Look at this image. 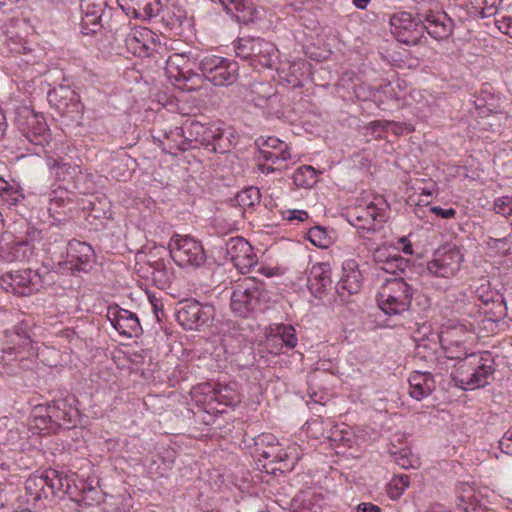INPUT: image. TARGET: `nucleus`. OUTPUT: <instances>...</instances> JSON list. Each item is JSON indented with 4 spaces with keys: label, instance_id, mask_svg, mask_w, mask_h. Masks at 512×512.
Returning <instances> with one entry per match:
<instances>
[{
    "label": "nucleus",
    "instance_id": "nucleus-56",
    "mask_svg": "<svg viewBox=\"0 0 512 512\" xmlns=\"http://www.w3.org/2000/svg\"><path fill=\"white\" fill-rule=\"evenodd\" d=\"M499 448L505 454L512 456V426L504 433L499 440Z\"/></svg>",
    "mask_w": 512,
    "mask_h": 512
},
{
    "label": "nucleus",
    "instance_id": "nucleus-9",
    "mask_svg": "<svg viewBox=\"0 0 512 512\" xmlns=\"http://www.w3.org/2000/svg\"><path fill=\"white\" fill-rule=\"evenodd\" d=\"M463 262L461 248L447 244L434 252L432 259L426 263V272L436 278L451 279L460 271Z\"/></svg>",
    "mask_w": 512,
    "mask_h": 512
},
{
    "label": "nucleus",
    "instance_id": "nucleus-30",
    "mask_svg": "<svg viewBox=\"0 0 512 512\" xmlns=\"http://www.w3.org/2000/svg\"><path fill=\"white\" fill-rule=\"evenodd\" d=\"M277 60V48L269 41L261 38H256L253 54L251 58V65L255 68H271Z\"/></svg>",
    "mask_w": 512,
    "mask_h": 512
},
{
    "label": "nucleus",
    "instance_id": "nucleus-16",
    "mask_svg": "<svg viewBox=\"0 0 512 512\" xmlns=\"http://www.w3.org/2000/svg\"><path fill=\"white\" fill-rule=\"evenodd\" d=\"M7 340L3 352L14 355V359L20 362L37 356V348L31 339L26 326H16L13 331L7 332Z\"/></svg>",
    "mask_w": 512,
    "mask_h": 512
},
{
    "label": "nucleus",
    "instance_id": "nucleus-21",
    "mask_svg": "<svg viewBox=\"0 0 512 512\" xmlns=\"http://www.w3.org/2000/svg\"><path fill=\"white\" fill-rule=\"evenodd\" d=\"M82 17L80 29L84 35H96L103 29L102 16L107 7L106 0H81Z\"/></svg>",
    "mask_w": 512,
    "mask_h": 512
},
{
    "label": "nucleus",
    "instance_id": "nucleus-64",
    "mask_svg": "<svg viewBox=\"0 0 512 512\" xmlns=\"http://www.w3.org/2000/svg\"><path fill=\"white\" fill-rule=\"evenodd\" d=\"M371 0H352V3L357 7L358 9H365Z\"/></svg>",
    "mask_w": 512,
    "mask_h": 512
},
{
    "label": "nucleus",
    "instance_id": "nucleus-19",
    "mask_svg": "<svg viewBox=\"0 0 512 512\" xmlns=\"http://www.w3.org/2000/svg\"><path fill=\"white\" fill-rule=\"evenodd\" d=\"M363 276L355 259H347L342 264V275L336 284V293L341 301L348 302L352 295L358 294L362 288Z\"/></svg>",
    "mask_w": 512,
    "mask_h": 512
},
{
    "label": "nucleus",
    "instance_id": "nucleus-11",
    "mask_svg": "<svg viewBox=\"0 0 512 512\" xmlns=\"http://www.w3.org/2000/svg\"><path fill=\"white\" fill-rule=\"evenodd\" d=\"M203 75L215 86H228L239 76L238 63L216 55H206L199 63Z\"/></svg>",
    "mask_w": 512,
    "mask_h": 512
},
{
    "label": "nucleus",
    "instance_id": "nucleus-36",
    "mask_svg": "<svg viewBox=\"0 0 512 512\" xmlns=\"http://www.w3.org/2000/svg\"><path fill=\"white\" fill-rule=\"evenodd\" d=\"M152 269V279L159 288H166L174 278L173 267L164 259H157L149 262Z\"/></svg>",
    "mask_w": 512,
    "mask_h": 512
},
{
    "label": "nucleus",
    "instance_id": "nucleus-32",
    "mask_svg": "<svg viewBox=\"0 0 512 512\" xmlns=\"http://www.w3.org/2000/svg\"><path fill=\"white\" fill-rule=\"evenodd\" d=\"M354 93L359 100H371L378 106H381L384 104L386 99L392 97L393 88L390 83L382 84L378 88H374L365 83H360L355 86Z\"/></svg>",
    "mask_w": 512,
    "mask_h": 512
},
{
    "label": "nucleus",
    "instance_id": "nucleus-10",
    "mask_svg": "<svg viewBox=\"0 0 512 512\" xmlns=\"http://www.w3.org/2000/svg\"><path fill=\"white\" fill-rule=\"evenodd\" d=\"M274 437L263 435L256 441L255 457L258 465H261L266 472L284 471L292 468L288 463V453L279 443H274Z\"/></svg>",
    "mask_w": 512,
    "mask_h": 512
},
{
    "label": "nucleus",
    "instance_id": "nucleus-3",
    "mask_svg": "<svg viewBox=\"0 0 512 512\" xmlns=\"http://www.w3.org/2000/svg\"><path fill=\"white\" fill-rule=\"evenodd\" d=\"M269 296L265 284L254 277L239 279L232 286L231 311L238 317L248 318L262 310Z\"/></svg>",
    "mask_w": 512,
    "mask_h": 512
},
{
    "label": "nucleus",
    "instance_id": "nucleus-7",
    "mask_svg": "<svg viewBox=\"0 0 512 512\" xmlns=\"http://www.w3.org/2000/svg\"><path fill=\"white\" fill-rule=\"evenodd\" d=\"M74 397L54 400L47 408L46 416H36L35 426L48 433L60 427L74 426L78 417V410L73 406Z\"/></svg>",
    "mask_w": 512,
    "mask_h": 512
},
{
    "label": "nucleus",
    "instance_id": "nucleus-41",
    "mask_svg": "<svg viewBox=\"0 0 512 512\" xmlns=\"http://www.w3.org/2000/svg\"><path fill=\"white\" fill-rule=\"evenodd\" d=\"M467 338L468 333L462 325L445 327L439 334L441 345H451L454 342L465 343Z\"/></svg>",
    "mask_w": 512,
    "mask_h": 512
},
{
    "label": "nucleus",
    "instance_id": "nucleus-52",
    "mask_svg": "<svg viewBox=\"0 0 512 512\" xmlns=\"http://www.w3.org/2000/svg\"><path fill=\"white\" fill-rule=\"evenodd\" d=\"M73 475H68L66 472L61 471V490H60V498L65 495H69L74 497L77 495L78 488L75 484V478Z\"/></svg>",
    "mask_w": 512,
    "mask_h": 512
},
{
    "label": "nucleus",
    "instance_id": "nucleus-40",
    "mask_svg": "<svg viewBox=\"0 0 512 512\" xmlns=\"http://www.w3.org/2000/svg\"><path fill=\"white\" fill-rule=\"evenodd\" d=\"M292 179L298 188H312L318 181L316 170L310 165H303L297 168Z\"/></svg>",
    "mask_w": 512,
    "mask_h": 512
},
{
    "label": "nucleus",
    "instance_id": "nucleus-61",
    "mask_svg": "<svg viewBox=\"0 0 512 512\" xmlns=\"http://www.w3.org/2000/svg\"><path fill=\"white\" fill-rule=\"evenodd\" d=\"M399 243L402 245V251L405 253V254H412V246H411V243L405 238V237H402L400 240H399Z\"/></svg>",
    "mask_w": 512,
    "mask_h": 512
},
{
    "label": "nucleus",
    "instance_id": "nucleus-25",
    "mask_svg": "<svg viewBox=\"0 0 512 512\" xmlns=\"http://www.w3.org/2000/svg\"><path fill=\"white\" fill-rule=\"evenodd\" d=\"M48 101L62 115L79 113L81 110L78 94L68 86H59L49 91Z\"/></svg>",
    "mask_w": 512,
    "mask_h": 512
},
{
    "label": "nucleus",
    "instance_id": "nucleus-55",
    "mask_svg": "<svg viewBox=\"0 0 512 512\" xmlns=\"http://www.w3.org/2000/svg\"><path fill=\"white\" fill-rule=\"evenodd\" d=\"M256 144L260 148H268L277 151L283 150L284 147H289L285 142L274 136H268L267 138L260 137L256 140Z\"/></svg>",
    "mask_w": 512,
    "mask_h": 512
},
{
    "label": "nucleus",
    "instance_id": "nucleus-51",
    "mask_svg": "<svg viewBox=\"0 0 512 512\" xmlns=\"http://www.w3.org/2000/svg\"><path fill=\"white\" fill-rule=\"evenodd\" d=\"M447 359L457 360L459 362L464 357L469 356L465 343L454 342L451 345H441Z\"/></svg>",
    "mask_w": 512,
    "mask_h": 512
},
{
    "label": "nucleus",
    "instance_id": "nucleus-24",
    "mask_svg": "<svg viewBox=\"0 0 512 512\" xmlns=\"http://www.w3.org/2000/svg\"><path fill=\"white\" fill-rule=\"evenodd\" d=\"M295 328L290 324H277L267 335L266 347L270 353L279 354L283 348L291 350L297 346Z\"/></svg>",
    "mask_w": 512,
    "mask_h": 512
},
{
    "label": "nucleus",
    "instance_id": "nucleus-48",
    "mask_svg": "<svg viewBox=\"0 0 512 512\" xmlns=\"http://www.w3.org/2000/svg\"><path fill=\"white\" fill-rule=\"evenodd\" d=\"M265 88H266V85L259 83V84H255L251 91L252 95H257V97L256 96L252 97L251 100L258 107H262V108L268 107L270 104L274 103L278 99L277 95L270 93V92L267 93L266 95H261L260 92L264 91Z\"/></svg>",
    "mask_w": 512,
    "mask_h": 512
},
{
    "label": "nucleus",
    "instance_id": "nucleus-2",
    "mask_svg": "<svg viewBox=\"0 0 512 512\" xmlns=\"http://www.w3.org/2000/svg\"><path fill=\"white\" fill-rule=\"evenodd\" d=\"M494 372L495 363L491 353L476 352L455 364L451 378L457 387L475 390L489 384Z\"/></svg>",
    "mask_w": 512,
    "mask_h": 512
},
{
    "label": "nucleus",
    "instance_id": "nucleus-47",
    "mask_svg": "<svg viewBox=\"0 0 512 512\" xmlns=\"http://www.w3.org/2000/svg\"><path fill=\"white\" fill-rule=\"evenodd\" d=\"M259 153L266 162H271L272 165H279L281 162L292 159L290 147H284L281 151L260 148Z\"/></svg>",
    "mask_w": 512,
    "mask_h": 512
},
{
    "label": "nucleus",
    "instance_id": "nucleus-33",
    "mask_svg": "<svg viewBox=\"0 0 512 512\" xmlns=\"http://www.w3.org/2000/svg\"><path fill=\"white\" fill-rule=\"evenodd\" d=\"M72 203V193L67 189L58 187L49 194L47 210L52 218L60 221V216L65 214L66 208Z\"/></svg>",
    "mask_w": 512,
    "mask_h": 512
},
{
    "label": "nucleus",
    "instance_id": "nucleus-26",
    "mask_svg": "<svg viewBox=\"0 0 512 512\" xmlns=\"http://www.w3.org/2000/svg\"><path fill=\"white\" fill-rule=\"evenodd\" d=\"M176 60L184 61L183 58L176 55L174 58L170 57L167 62L166 72L168 77L173 81V84L185 91H193L196 89V80H201L199 74L192 71L191 68H181Z\"/></svg>",
    "mask_w": 512,
    "mask_h": 512
},
{
    "label": "nucleus",
    "instance_id": "nucleus-13",
    "mask_svg": "<svg viewBox=\"0 0 512 512\" xmlns=\"http://www.w3.org/2000/svg\"><path fill=\"white\" fill-rule=\"evenodd\" d=\"M18 129L23 137V143L27 142L34 148L26 147L38 154L39 150L49 142L50 134L47 123L42 115L29 112L25 117H21L17 121Z\"/></svg>",
    "mask_w": 512,
    "mask_h": 512
},
{
    "label": "nucleus",
    "instance_id": "nucleus-27",
    "mask_svg": "<svg viewBox=\"0 0 512 512\" xmlns=\"http://www.w3.org/2000/svg\"><path fill=\"white\" fill-rule=\"evenodd\" d=\"M332 269L329 263L313 264L309 270L308 287L311 293L321 298L332 286Z\"/></svg>",
    "mask_w": 512,
    "mask_h": 512
},
{
    "label": "nucleus",
    "instance_id": "nucleus-37",
    "mask_svg": "<svg viewBox=\"0 0 512 512\" xmlns=\"http://www.w3.org/2000/svg\"><path fill=\"white\" fill-rule=\"evenodd\" d=\"M224 10L234 15L239 21L251 20L254 4L252 0H220Z\"/></svg>",
    "mask_w": 512,
    "mask_h": 512
},
{
    "label": "nucleus",
    "instance_id": "nucleus-1",
    "mask_svg": "<svg viewBox=\"0 0 512 512\" xmlns=\"http://www.w3.org/2000/svg\"><path fill=\"white\" fill-rule=\"evenodd\" d=\"M183 139L176 145L179 151L205 147L214 153H225L231 147V141L220 123H201L191 121L183 127H175L172 132Z\"/></svg>",
    "mask_w": 512,
    "mask_h": 512
},
{
    "label": "nucleus",
    "instance_id": "nucleus-58",
    "mask_svg": "<svg viewBox=\"0 0 512 512\" xmlns=\"http://www.w3.org/2000/svg\"><path fill=\"white\" fill-rule=\"evenodd\" d=\"M430 211L438 217L443 219H451L456 215V210L454 208L444 209L439 206H432Z\"/></svg>",
    "mask_w": 512,
    "mask_h": 512
},
{
    "label": "nucleus",
    "instance_id": "nucleus-43",
    "mask_svg": "<svg viewBox=\"0 0 512 512\" xmlns=\"http://www.w3.org/2000/svg\"><path fill=\"white\" fill-rule=\"evenodd\" d=\"M307 425V432L309 434H311L312 436L318 438L320 436L324 437V438H327L329 440H332V441H338V433L340 432L338 426H334L333 429H331L330 431H328L326 434L322 431L320 433V435L318 434V432H320V430H322V426H323V421L322 419H313L311 421H308L306 423ZM343 431H341L342 433ZM344 436L340 439V440H344Z\"/></svg>",
    "mask_w": 512,
    "mask_h": 512
},
{
    "label": "nucleus",
    "instance_id": "nucleus-44",
    "mask_svg": "<svg viewBox=\"0 0 512 512\" xmlns=\"http://www.w3.org/2000/svg\"><path fill=\"white\" fill-rule=\"evenodd\" d=\"M173 459L168 457L165 458L161 454H156L152 457L149 464V471L156 477H163L173 466Z\"/></svg>",
    "mask_w": 512,
    "mask_h": 512
},
{
    "label": "nucleus",
    "instance_id": "nucleus-8",
    "mask_svg": "<svg viewBox=\"0 0 512 512\" xmlns=\"http://www.w3.org/2000/svg\"><path fill=\"white\" fill-rule=\"evenodd\" d=\"M168 248L171 258L180 267L198 268L206 262L203 245L191 236H172Z\"/></svg>",
    "mask_w": 512,
    "mask_h": 512
},
{
    "label": "nucleus",
    "instance_id": "nucleus-35",
    "mask_svg": "<svg viewBox=\"0 0 512 512\" xmlns=\"http://www.w3.org/2000/svg\"><path fill=\"white\" fill-rule=\"evenodd\" d=\"M455 512H488V509L479 495L468 489L457 497Z\"/></svg>",
    "mask_w": 512,
    "mask_h": 512
},
{
    "label": "nucleus",
    "instance_id": "nucleus-20",
    "mask_svg": "<svg viewBox=\"0 0 512 512\" xmlns=\"http://www.w3.org/2000/svg\"><path fill=\"white\" fill-rule=\"evenodd\" d=\"M125 37V46L131 54L138 57H149L157 47V35L147 27L129 28Z\"/></svg>",
    "mask_w": 512,
    "mask_h": 512
},
{
    "label": "nucleus",
    "instance_id": "nucleus-18",
    "mask_svg": "<svg viewBox=\"0 0 512 512\" xmlns=\"http://www.w3.org/2000/svg\"><path fill=\"white\" fill-rule=\"evenodd\" d=\"M423 32L426 31L436 40H444L452 35L454 29L453 20L442 10L428 9L418 13Z\"/></svg>",
    "mask_w": 512,
    "mask_h": 512
},
{
    "label": "nucleus",
    "instance_id": "nucleus-39",
    "mask_svg": "<svg viewBox=\"0 0 512 512\" xmlns=\"http://www.w3.org/2000/svg\"><path fill=\"white\" fill-rule=\"evenodd\" d=\"M501 0H469L468 12L473 17H491L496 15Z\"/></svg>",
    "mask_w": 512,
    "mask_h": 512
},
{
    "label": "nucleus",
    "instance_id": "nucleus-12",
    "mask_svg": "<svg viewBox=\"0 0 512 512\" xmlns=\"http://www.w3.org/2000/svg\"><path fill=\"white\" fill-rule=\"evenodd\" d=\"M214 316L215 309L211 304H202L195 299L181 301L176 312L178 323L188 330H199L210 326Z\"/></svg>",
    "mask_w": 512,
    "mask_h": 512
},
{
    "label": "nucleus",
    "instance_id": "nucleus-42",
    "mask_svg": "<svg viewBox=\"0 0 512 512\" xmlns=\"http://www.w3.org/2000/svg\"><path fill=\"white\" fill-rule=\"evenodd\" d=\"M235 200L242 208H251L260 203L261 193L258 188L251 186L239 192Z\"/></svg>",
    "mask_w": 512,
    "mask_h": 512
},
{
    "label": "nucleus",
    "instance_id": "nucleus-59",
    "mask_svg": "<svg viewBox=\"0 0 512 512\" xmlns=\"http://www.w3.org/2000/svg\"><path fill=\"white\" fill-rule=\"evenodd\" d=\"M284 218L290 222L299 221L303 222L308 219V213L304 210H290L286 212Z\"/></svg>",
    "mask_w": 512,
    "mask_h": 512
},
{
    "label": "nucleus",
    "instance_id": "nucleus-31",
    "mask_svg": "<svg viewBox=\"0 0 512 512\" xmlns=\"http://www.w3.org/2000/svg\"><path fill=\"white\" fill-rule=\"evenodd\" d=\"M409 394L416 400H422L435 389V380L429 372H413L409 379Z\"/></svg>",
    "mask_w": 512,
    "mask_h": 512
},
{
    "label": "nucleus",
    "instance_id": "nucleus-17",
    "mask_svg": "<svg viewBox=\"0 0 512 512\" xmlns=\"http://www.w3.org/2000/svg\"><path fill=\"white\" fill-rule=\"evenodd\" d=\"M229 260L242 274L250 272L257 265L258 257L253 247L242 237H232L226 242Z\"/></svg>",
    "mask_w": 512,
    "mask_h": 512
},
{
    "label": "nucleus",
    "instance_id": "nucleus-28",
    "mask_svg": "<svg viewBox=\"0 0 512 512\" xmlns=\"http://www.w3.org/2000/svg\"><path fill=\"white\" fill-rule=\"evenodd\" d=\"M121 9L127 16L135 19L150 20L158 15L160 0H117Z\"/></svg>",
    "mask_w": 512,
    "mask_h": 512
},
{
    "label": "nucleus",
    "instance_id": "nucleus-45",
    "mask_svg": "<svg viewBox=\"0 0 512 512\" xmlns=\"http://www.w3.org/2000/svg\"><path fill=\"white\" fill-rule=\"evenodd\" d=\"M410 479L407 475H399L394 477L387 486L388 496L396 500L401 497L404 491L409 487Z\"/></svg>",
    "mask_w": 512,
    "mask_h": 512
},
{
    "label": "nucleus",
    "instance_id": "nucleus-22",
    "mask_svg": "<svg viewBox=\"0 0 512 512\" xmlns=\"http://www.w3.org/2000/svg\"><path fill=\"white\" fill-rule=\"evenodd\" d=\"M111 325L118 333L125 337H137L142 333V328L137 315L118 305L109 306L106 314Z\"/></svg>",
    "mask_w": 512,
    "mask_h": 512
},
{
    "label": "nucleus",
    "instance_id": "nucleus-49",
    "mask_svg": "<svg viewBox=\"0 0 512 512\" xmlns=\"http://www.w3.org/2000/svg\"><path fill=\"white\" fill-rule=\"evenodd\" d=\"M256 38H239L234 42L237 57L251 61Z\"/></svg>",
    "mask_w": 512,
    "mask_h": 512
},
{
    "label": "nucleus",
    "instance_id": "nucleus-54",
    "mask_svg": "<svg viewBox=\"0 0 512 512\" xmlns=\"http://www.w3.org/2000/svg\"><path fill=\"white\" fill-rule=\"evenodd\" d=\"M493 209L497 214L504 217L512 216V197L502 196L496 198L494 201Z\"/></svg>",
    "mask_w": 512,
    "mask_h": 512
},
{
    "label": "nucleus",
    "instance_id": "nucleus-38",
    "mask_svg": "<svg viewBox=\"0 0 512 512\" xmlns=\"http://www.w3.org/2000/svg\"><path fill=\"white\" fill-rule=\"evenodd\" d=\"M47 482L45 479L44 471L41 474L31 475L25 482L26 493L33 501H38L42 498L48 499L49 494L46 489Z\"/></svg>",
    "mask_w": 512,
    "mask_h": 512
},
{
    "label": "nucleus",
    "instance_id": "nucleus-14",
    "mask_svg": "<svg viewBox=\"0 0 512 512\" xmlns=\"http://www.w3.org/2000/svg\"><path fill=\"white\" fill-rule=\"evenodd\" d=\"M390 30L395 38L406 45H416L423 36L420 17L411 13L398 12L390 17Z\"/></svg>",
    "mask_w": 512,
    "mask_h": 512
},
{
    "label": "nucleus",
    "instance_id": "nucleus-57",
    "mask_svg": "<svg viewBox=\"0 0 512 512\" xmlns=\"http://www.w3.org/2000/svg\"><path fill=\"white\" fill-rule=\"evenodd\" d=\"M499 30L509 35L512 38V17L511 16H502L500 19H496L495 21Z\"/></svg>",
    "mask_w": 512,
    "mask_h": 512
},
{
    "label": "nucleus",
    "instance_id": "nucleus-46",
    "mask_svg": "<svg viewBox=\"0 0 512 512\" xmlns=\"http://www.w3.org/2000/svg\"><path fill=\"white\" fill-rule=\"evenodd\" d=\"M44 475L47 482L46 489L48 490L49 498H60L61 471L49 468L44 471Z\"/></svg>",
    "mask_w": 512,
    "mask_h": 512
},
{
    "label": "nucleus",
    "instance_id": "nucleus-50",
    "mask_svg": "<svg viewBox=\"0 0 512 512\" xmlns=\"http://www.w3.org/2000/svg\"><path fill=\"white\" fill-rule=\"evenodd\" d=\"M308 239L314 246L319 248H326L331 242V238L328 235L326 229L320 226H315L309 229Z\"/></svg>",
    "mask_w": 512,
    "mask_h": 512
},
{
    "label": "nucleus",
    "instance_id": "nucleus-15",
    "mask_svg": "<svg viewBox=\"0 0 512 512\" xmlns=\"http://www.w3.org/2000/svg\"><path fill=\"white\" fill-rule=\"evenodd\" d=\"M39 275L31 269L10 271L0 277L3 290L17 296H28L38 290Z\"/></svg>",
    "mask_w": 512,
    "mask_h": 512
},
{
    "label": "nucleus",
    "instance_id": "nucleus-63",
    "mask_svg": "<svg viewBox=\"0 0 512 512\" xmlns=\"http://www.w3.org/2000/svg\"><path fill=\"white\" fill-rule=\"evenodd\" d=\"M426 512H451V511H448L444 505L442 504H434L432 505L431 507H429Z\"/></svg>",
    "mask_w": 512,
    "mask_h": 512
},
{
    "label": "nucleus",
    "instance_id": "nucleus-5",
    "mask_svg": "<svg viewBox=\"0 0 512 512\" xmlns=\"http://www.w3.org/2000/svg\"><path fill=\"white\" fill-rule=\"evenodd\" d=\"M388 210L389 204L386 199L376 195L368 203L349 209L347 219L358 230L361 237H366L365 233L375 232L377 225L387 220Z\"/></svg>",
    "mask_w": 512,
    "mask_h": 512
},
{
    "label": "nucleus",
    "instance_id": "nucleus-4",
    "mask_svg": "<svg viewBox=\"0 0 512 512\" xmlns=\"http://www.w3.org/2000/svg\"><path fill=\"white\" fill-rule=\"evenodd\" d=\"M196 405L208 414L224 413L227 407L240 403L239 385L236 382L203 384L195 392Z\"/></svg>",
    "mask_w": 512,
    "mask_h": 512
},
{
    "label": "nucleus",
    "instance_id": "nucleus-62",
    "mask_svg": "<svg viewBox=\"0 0 512 512\" xmlns=\"http://www.w3.org/2000/svg\"><path fill=\"white\" fill-rule=\"evenodd\" d=\"M390 125H391L390 121L376 120V121L371 122V126L373 129L382 128L383 130H386Z\"/></svg>",
    "mask_w": 512,
    "mask_h": 512
},
{
    "label": "nucleus",
    "instance_id": "nucleus-34",
    "mask_svg": "<svg viewBox=\"0 0 512 512\" xmlns=\"http://www.w3.org/2000/svg\"><path fill=\"white\" fill-rule=\"evenodd\" d=\"M374 259L379 269L389 274H396L398 271L404 272L409 266V261L404 259L397 252L391 254L386 251L377 250Z\"/></svg>",
    "mask_w": 512,
    "mask_h": 512
},
{
    "label": "nucleus",
    "instance_id": "nucleus-60",
    "mask_svg": "<svg viewBox=\"0 0 512 512\" xmlns=\"http://www.w3.org/2000/svg\"><path fill=\"white\" fill-rule=\"evenodd\" d=\"M357 512H381V508L375 504L372 503H360L357 508Z\"/></svg>",
    "mask_w": 512,
    "mask_h": 512
},
{
    "label": "nucleus",
    "instance_id": "nucleus-29",
    "mask_svg": "<svg viewBox=\"0 0 512 512\" xmlns=\"http://www.w3.org/2000/svg\"><path fill=\"white\" fill-rule=\"evenodd\" d=\"M293 512H325L328 508L327 494L302 492L293 500Z\"/></svg>",
    "mask_w": 512,
    "mask_h": 512
},
{
    "label": "nucleus",
    "instance_id": "nucleus-6",
    "mask_svg": "<svg viewBox=\"0 0 512 512\" xmlns=\"http://www.w3.org/2000/svg\"><path fill=\"white\" fill-rule=\"evenodd\" d=\"M413 293L403 278L388 279L378 292V306L387 315H400L410 308Z\"/></svg>",
    "mask_w": 512,
    "mask_h": 512
},
{
    "label": "nucleus",
    "instance_id": "nucleus-53",
    "mask_svg": "<svg viewBox=\"0 0 512 512\" xmlns=\"http://www.w3.org/2000/svg\"><path fill=\"white\" fill-rule=\"evenodd\" d=\"M0 197L10 205H16L24 198L19 186L15 183L11 184L9 182H7V188H5L3 193L0 194Z\"/></svg>",
    "mask_w": 512,
    "mask_h": 512
},
{
    "label": "nucleus",
    "instance_id": "nucleus-23",
    "mask_svg": "<svg viewBox=\"0 0 512 512\" xmlns=\"http://www.w3.org/2000/svg\"><path fill=\"white\" fill-rule=\"evenodd\" d=\"M94 250L86 242L76 239L69 241L67 245V259L64 265L67 269L87 272L91 268L94 259Z\"/></svg>",
    "mask_w": 512,
    "mask_h": 512
}]
</instances>
